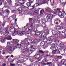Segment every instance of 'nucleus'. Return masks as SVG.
<instances>
[{"label":"nucleus","mask_w":66,"mask_h":66,"mask_svg":"<svg viewBox=\"0 0 66 66\" xmlns=\"http://www.w3.org/2000/svg\"><path fill=\"white\" fill-rule=\"evenodd\" d=\"M29 22L31 23L30 27L28 28V30L29 32H31L32 30H34L35 29V25H34V20L32 18H29Z\"/></svg>","instance_id":"obj_1"},{"label":"nucleus","mask_w":66,"mask_h":66,"mask_svg":"<svg viewBox=\"0 0 66 66\" xmlns=\"http://www.w3.org/2000/svg\"><path fill=\"white\" fill-rule=\"evenodd\" d=\"M11 44L9 42L7 43V47H6V49H8V51H13V45L12 44L11 45Z\"/></svg>","instance_id":"obj_2"},{"label":"nucleus","mask_w":66,"mask_h":66,"mask_svg":"<svg viewBox=\"0 0 66 66\" xmlns=\"http://www.w3.org/2000/svg\"><path fill=\"white\" fill-rule=\"evenodd\" d=\"M54 17H55L54 15H52L51 14L48 15L47 16V18H48L47 20V21L51 22L52 21V19Z\"/></svg>","instance_id":"obj_3"},{"label":"nucleus","mask_w":66,"mask_h":66,"mask_svg":"<svg viewBox=\"0 0 66 66\" xmlns=\"http://www.w3.org/2000/svg\"><path fill=\"white\" fill-rule=\"evenodd\" d=\"M34 57L36 58V59L37 60V62L40 61L42 60L41 59H39V57H40V55L39 54H36L34 56Z\"/></svg>","instance_id":"obj_4"},{"label":"nucleus","mask_w":66,"mask_h":66,"mask_svg":"<svg viewBox=\"0 0 66 66\" xmlns=\"http://www.w3.org/2000/svg\"><path fill=\"white\" fill-rule=\"evenodd\" d=\"M54 11H59V12L58 13V14L59 16H61L62 15V14H63L62 13L61 11H62V9H60L59 8H57L56 9H54Z\"/></svg>","instance_id":"obj_5"},{"label":"nucleus","mask_w":66,"mask_h":66,"mask_svg":"<svg viewBox=\"0 0 66 66\" xmlns=\"http://www.w3.org/2000/svg\"><path fill=\"white\" fill-rule=\"evenodd\" d=\"M20 44H22V45H23L25 47H27V45H28L27 42H26L24 40L22 41L20 43Z\"/></svg>","instance_id":"obj_6"},{"label":"nucleus","mask_w":66,"mask_h":66,"mask_svg":"<svg viewBox=\"0 0 66 66\" xmlns=\"http://www.w3.org/2000/svg\"><path fill=\"white\" fill-rule=\"evenodd\" d=\"M31 32L35 33V34H34V35L36 36L37 35L38 36V35H39L41 34V32L38 31H35L34 32L33 31H32Z\"/></svg>","instance_id":"obj_7"},{"label":"nucleus","mask_w":66,"mask_h":66,"mask_svg":"<svg viewBox=\"0 0 66 66\" xmlns=\"http://www.w3.org/2000/svg\"><path fill=\"white\" fill-rule=\"evenodd\" d=\"M46 34L45 33H42L41 35V36L42 37H44L45 38L46 37V36H47L46 35H48V34H49V33L48 32H46Z\"/></svg>","instance_id":"obj_8"},{"label":"nucleus","mask_w":66,"mask_h":66,"mask_svg":"<svg viewBox=\"0 0 66 66\" xmlns=\"http://www.w3.org/2000/svg\"><path fill=\"white\" fill-rule=\"evenodd\" d=\"M39 5V4L38 3L35 4V5H34L33 6H30V7H33V8H32L31 9H29V10H33L34 9L35 7H36L37 6H38Z\"/></svg>","instance_id":"obj_9"},{"label":"nucleus","mask_w":66,"mask_h":66,"mask_svg":"<svg viewBox=\"0 0 66 66\" xmlns=\"http://www.w3.org/2000/svg\"><path fill=\"white\" fill-rule=\"evenodd\" d=\"M60 51H59V50H55L52 52V53L53 54H59V53H60Z\"/></svg>","instance_id":"obj_10"},{"label":"nucleus","mask_w":66,"mask_h":66,"mask_svg":"<svg viewBox=\"0 0 66 66\" xmlns=\"http://www.w3.org/2000/svg\"><path fill=\"white\" fill-rule=\"evenodd\" d=\"M46 11L47 12H50V13L53 12V11L51 10V9L48 7H47L46 8Z\"/></svg>","instance_id":"obj_11"},{"label":"nucleus","mask_w":66,"mask_h":66,"mask_svg":"<svg viewBox=\"0 0 66 66\" xmlns=\"http://www.w3.org/2000/svg\"><path fill=\"white\" fill-rule=\"evenodd\" d=\"M19 40H18L16 39H13V43L14 44H17L19 42Z\"/></svg>","instance_id":"obj_12"},{"label":"nucleus","mask_w":66,"mask_h":66,"mask_svg":"<svg viewBox=\"0 0 66 66\" xmlns=\"http://www.w3.org/2000/svg\"><path fill=\"white\" fill-rule=\"evenodd\" d=\"M7 2L8 3V4L9 5L12 6V2L11 1V0H6Z\"/></svg>","instance_id":"obj_13"},{"label":"nucleus","mask_w":66,"mask_h":66,"mask_svg":"<svg viewBox=\"0 0 66 66\" xmlns=\"http://www.w3.org/2000/svg\"><path fill=\"white\" fill-rule=\"evenodd\" d=\"M44 64H45V65H48L49 66H54L52 62H47L46 63H44Z\"/></svg>","instance_id":"obj_14"},{"label":"nucleus","mask_w":66,"mask_h":66,"mask_svg":"<svg viewBox=\"0 0 66 66\" xmlns=\"http://www.w3.org/2000/svg\"><path fill=\"white\" fill-rule=\"evenodd\" d=\"M39 42V39H37L33 41L31 43V44H33L36 43H38Z\"/></svg>","instance_id":"obj_15"},{"label":"nucleus","mask_w":66,"mask_h":66,"mask_svg":"<svg viewBox=\"0 0 66 66\" xmlns=\"http://www.w3.org/2000/svg\"><path fill=\"white\" fill-rule=\"evenodd\" d=\"M48 39L51 40H54V36H51L48 37Z\"/></svg>","instance_id":"obj_16"},{"label":"nucleus","mask_w":66,"mask_h":66,"mask_svg":"<svg viewBox=\"0 0 66 66\" xmlns=\"http://www.w3.org/2000/svg\"><path fill=\"white\" fill-rule=\"evenodd\" d=\"M41 26L44 29H46V28H47L46 25L45 23H42L41 24Z\"/></svg>","instance_id":"obj_17"},{"label":"nucleus","mask_w":66,"mask_h":66,"mask_svg":"<svg viewBox=\"0 0 66 66\" xmlns=\"http://www.w3.org/2000/svg\"><path fill=\"white\" fill-rule=\"evenodd\" d=\"M18 3H19L20 5H22V7H23V8H25V7H26L25 6L23 5H24V2H23V3H20L19 2H18Z\"/></svg>","instance_id":"obj_18"},{"label":"nucleus","mask_w":66,"mask_h":66,"mask_svg":"<svg viewBox=\"0 0 66 66\" xmlns=\"http://www.w3.org/2000/svg\"><path fill=\"white\" fill-rule=\"evenodd\" d=\"M26 4L27 5V6H28V9H30L29 8H31V7H30L31 6H30L31 5V4L30 3H26Z\"/></svg>","instance_id":"obj_19"},{"label":"nucleus","mask_w":66,"mask_h":66,"mask_svg":"<svg viewBox=\"0 0 66 66\" xmlns=\"http://www.w3.org/2000/svg\"><path fill=\"white\" fill-rule=\"evenodd\" d=\"M22 47V46H21V44H17L15 46V47L16 48H20Z\"/></svg>","instance_id":"obj_20"},{"label":"nucleus","mask_w":66,"mask_h":66,"mask_svg":"<svg viewBox=\"0 0 66 66\" xmlns=\"http://www.w3.org/2000/svg\"><path fill=\"white\" fill-rule=\"evenodd\" d=\"M5 39H7V40H10L12 39V37L11 36H8L7 37L5 38Z\"/></svg>","instance_id":"obj_21"},{"label":"nucleus","mask_w":66,"mask_h":66,"mask_svg":"<svg viewBox=\"0 0 66 66\" xmlns=\"http://www.w3.org/2000/svg\"><path fill=\"white\" fill-rule=\"evenodd\" d=\"M46 19H43L42 20V22L43 23H45L47 22V20Z\"/></svg>","instance_id":"obj_22"},{"label":"nucleus","mask_w":66,"mask_h":66,"mask_svg":"<svg viewBox=\"0 0 66 66\" xmlns=\"http://www.w3.org/2000/svg\"><path fill=\"white\" fill-rule=\"evenodd\" d=\"M61 63L62 64H64L66 62V60L65 59L62 60L61 61Z\"/></svg>","instance_id":"obj_23"},{"label":"nucleus","mask_w":66,"mask_h":66,"mask_svg":"<svg viewBox=\"0 0 66 66\" xmlns=\"http://www.w3.org/2000/svg\"><path fill=\"white\" fill-rule=\"evenodd\" d=\"M5 26L4 24H2L1 25V27H0V30H1L2 28H3L4 27V26Z\"/></svg>","instance_id":"obj_24"},{"label":"nucleus","mask_w":66,"mask_h":66,"mask_svg":"<svg viewBox=\"0 0 66 66\" xmlns=\"http://www.w3.org/2000/svg\"><path fill=\"white\" fill-rule=\"evenodd\" d=\"M46 43L47 44H51L52 43L51 40L48 39L47 40Z\"/></svg>","instance_id":"obj_25"},{"label":"nucleus","mask_w":66,"mask_h":66,"mask_svg":"<svg viewBox=\"0 0 66 66\" xmlns=\"http://www.w3.org/2000/svg\"><path fill=\"white\" fill-rule=\"evenodd\" d=\"M5 37H3V38H2V40L1 41V42L2 43H4V42H5Z\"/></svg>","instance_id":"obj_26"},{"label":"nucleus","mask_w":66,"mask_h":66,"mask_svg":"<svg viewBox=\"0 0 66 66\" xmlns=\"http://www.w3.org/2000/svg\"><path fill=\"white\" fill-rule=\"evenodd\" d=\"M25 55H19V57L20 59H21L22 58H23V57H24Z\"/></svg>","instance_id":"obj_27"},{"label":"nucleus","mask_w":66,"mask_h":66,"mask_svg":"<svg viewBox=\"0 0 66 66\" xmlns=\"http://www.w3.org/2000/svg\"><path fill=\"white\" fill-rule=\"evenodd\" d=\"M52 32L53 34L54 35H55L56 34H57L56 31L54 30H52Z\"/></svg>","instance_id":"obj_28"},{"label":"nucleus","mask_w":66,"mask_h":66,"mask_svg":"<svg viewBox=\"0 0 66 66\" xmlns=\"http://www.w3.org/2000/svg\"><path fill=\"white\" fill-rule=\"evenodd\" d=\"M45 43V42H44L43 41L40 44V46H44V45Z\"/></svg>","instance_id":"obj_29"},{"label":"nucleus","mask_w":66,"mask_h":66,"mask_svg":"<svg viewBox=\"0 0 66 66\" xmlns=\"http://www.w3.org/2000/svg\"><path fill=\"white\" fill-rule=\"evenodd\" d=\"M18 34V31H15L12 34V36H15L16 35V34Z\"/></svg>","instance_id":"obj_30"},{"label":"nucleus","mask_w":66,"mask_h":66,"mask_svg":"<svg viewBox=\"0 0 66 66\" xmlns=\"http://www.w3.org/2000/svg\"><path fill=\"white\" fill-rule=\"evenodd\" d=\"M54 38H58V36H59V35L57 34H56V35H54Z\"/></svg>","instance_id":"obj_31"},{"label":"nucleus","mask_w":66,"mask_h":66,"mask_svg":"<svg viewBox=\"0 0 66 66\" xmlns=\"http://www.w3.org/2000/svg\"><path fill=\"white\" fill-rule=\"evenodd\" d=\"M22 8L21 7H20L18 8V11H19V12H20V11H22Z\"/></svg>","instance_id":"obj_32"},{"label":"nucleus","mask_w":66,"mask_h":66,"mask_svg":"<svg viewBox=\"0 0 66 66\" xmlns=\"http://www.w3.org/2000/svg\"><path fill=\"white\" fill-rule=\"evenodd\" d=\"M24 40L25 42H27V44H30V43L28 42V38H25Z\"/></svg>","instance_id":"obj_33"},{"label":"nucleus","mask_w":66,"mask_h":66,"mask_svg":"<svg viewBox=\"0 0 66 66\" xmlns=\"http://www.w3.org/2000/svg\"><path fill=\"white\" fill-rule=\"evenodd\" d=\"M62 32L63 33H65V38H66V29H65Z\"/></svg>","instance_id":"obj_34"},{"label":"nucleus","mask_w":66,"mask_h":66,"mask_svg":"<svg viewBox=\"0 0 66 66\" xmlns=\"http://www.w3.org/2000/svg\"><path fill=\"white\" fill-rule=\"evenodd\" d=\"M62 43V42L61 41H59L57 42L56 43L57 45H60V44H61Z\"/></svg>","instance_id":"obj_35"},{"label":"nucleus","mask_w":66,"mask_h":66,"mask_svg":"<svg viewBox=\"0 0 66 66\" xmlns=\"http://www.w3.org/2000/svg\"><path fill=\"white\" fill-rule=\"evenodd\" d=\"M28 25H29V24L27 23V25L24 27V29H27L28 28Z\"/></svg>","instance_id":"obj_36"},{"label":"nucleus","mask_w":66,"mask_h":66,"mask_svg":"<svg viewBox=\"0 0 66 66\" xmlns=\"http://www.w3.org/2000/svg\"><path fill=\"white\" fill-rule=\"evenodd\" d=\"M38 52L40 53H41V54H42V53H44V52L42 50H39Z\"/></svg>","instance_id":"obj_37"},{"label":"nucleus","mask_w":66,"mask_h":66,"mask_svg":"<svg viewBox=\"0 0 66 66\" xmlns=\"http://www.w3.org/2000/svg\"><path fill=\"white\" fill-rule=\"evenodd\" d=\"M12 17V18L13 19H15L16 18V15H12L11 16Z\"/></svg>","instance_id":"obj_38"},{"label":"nucleus","mask_w":66,"mask_h":66,"mask_svg":"<svg viewBox=\"0 0 66 66\" xmlns=\"http://www.w3.org/2000/svg\"><path fill=\"white\" fill-rule=\"evenodd\" d=\"M56 30H61V27L60 26H57L56 27Z\"/></svg>","instance_id":"obj_39"},{"label":"nucleus","mask_w":66,"mask_h":66,"mask_svg":"<svg viewBox=\"0 0 66 66\" xmlns=\"http://www.w3.org/2000/svg\"><path fill=\"white\" fill-rule=\"evenodd\" d=\"M28 1L29 2V3L32 4V3H33V1H34V0H28Z\"/></svg>","instance_id":"obj_40"},{"label":"nucleus","mask_w":66,"mask_h":66,"mask_svg":"<svg viewBox=\"0 0 66 66\" xmlns=\"http://www.w3.org/2000/svg\"><path fill=\"white\" fill-rule=\"evenodd\" d=\"M5 11H6L7 14H8V15H9L10 13V11L9 10H5Z\"/></svg>","instance_id":"obj_41"},{"label":"nucleus","mask_w":66,"mask_h":66,"mask_svg":"<svg viewBox=\"0 0 66 66\" xmlns=\"http://www.w3.org/2000/svg\"><path fill=\"white\" fill-rule=\"evenodd\" d=\"M40 14L42 15V14H43L44 13V10H41L40 11Z\"/></svg>","instance_id":"obj_42"},{"label":"nucleus","mask_w":66,"mask_h":66,"mask_svg":"<svg viewBox=\"0 0 66 66\" xmlns=\"http://www.w3.org/2000/svg\"><path fill=\"white\" fill-rule=\"evenodd\" d=\"M47 38H44V39L43 40V42H44V43H45L46 42H47Z\"/></svg>","instance_id":"obj_43"},{"label":"nucleus","mask_w":66,"mask_h":66,"mask_svg":"<svg viewBox=\"0 0 66 66\" xmlns=\"http://www.w3.org/2000/svg\"><path fill=\"white\" fill-rule=\"evenodd\" d=\"M9 32L8 31H6V32H5L4 33V34L5 36H6V35H8V34H9Z\"/></svg>","instance_id":"obj_44"},{"label":"nucleus","mask_w":66,"mask_h":66,"mask_svg":"<svg viewBox=\"0 0 66 66\" xmlns=\"http://www.w3.org/2000/svg\"><path fill=\"white\" fill-rule=\"evenodd\" d=\"M18 35H20V36H21V35H22V33L21 32H18Z\"/></svg>","instance_id":"obj_45"},{"label":"nucleus","mask_w":66,"mask_h":66,"mask_svg":"<svg viewBox=\"0 0 66 66\" xmlns=\"http://www.w3.org/2000/svg\"><path fill=\"white\" fill-rule=\"evenodd\" d=\"M2 0H1L0 1V5H1L2 4V2H5V1H4L3 2V1H2Z\"/></svg>","instance_id":"obj_46"},{"label":"nucleus","mask_w":66,"mask_h":66,"mask_svg":"<svg viewBox=\"0 0 66 66\" xmlns=\"http://www.w3.org/2000/svg\"><path fill=\"white\" fill-rule=\"evenodd\" d=\"M32 52H32V51H29L28 52V55H30V54H31L32 53Z\"/></svg>","instance_id":"obj_47"},{"label":"nucleus","mask_w":66,"mask_h":66,"mask_svg":"<svg viewBox=\"0 0 66 66\" xmlns=\"http://www.w3.org/2000/svg\"><path fill=\"white\" fill-rule=\"evenodd\" d=\"M16 12V10H13L12 11L11 13H15Z\"/></svg>","instance_id":"obj_48"},{"label":"nucleus","mask_w":66,"mask_h":66,"mask_svg":"<svg viewBox=\"0 0 66 66\" xmlns=\"http://www.w3.org/2000/svg\"><path fill=\"white\" fill-rule=\"evenodd\" d=\"M28 60V58H25L23 60V62H26V61H27V60Z\"/></svg>","instance_id":"obj_49"},{"label":"nucleus","mask_w":66,"mask_h":66,"mask_svg":"<svg viewBox=\"0 0 66 66\" xmlns=\"http://www.w3.org/2000/svg\"><path fill=\"white\" fill-rule=\"evenodd\" d=\"M57 58H58V59H62V56H57Z\"/></svg>","instance_id":"obj_50"},{"label":"nucleus","mask_w":66,"mask_h":66,"mask_svg":"<svg viewBox=\"0 0 66 66\" xmlns=\"http://www.w3.org/2000/svg\"><path fill=\"white\" fill-rule=\"evenodd\" d=\"M60 16L61 18H63V17H64V13H62Z\"/></svg>","instance_id":"obj_51"},{"label":"nucleus","mask_w":66,"mask_h":66,"mask_svg":"<svg viewBox=\"0 0 66 66\" xmlns=\"http://www.w3.org/2000/svg\"><path fill=\"white\" fill-rule=\"evenodd\" d=\"M50 2L51 3H52V4H53L54 2V0H51L50 1Z\"/></svg>","instance_id":"obj_52"},{"label":"nucleus","mask_w":66,"mask_h":66,"mask_svg":"<svg viewBox=\"0 0 66 66\" xmlns=\"http://www.w3.org/2000/svg\"><path fill=\"white\" fill-rule=\"evenodd\" d=\"M54 61H58L59 60L57 58H54L53 60Z\"/></svg>","instance_id":"obj_53"},{"label":"nucleus","mask_w":66,"mask_h":66,"mask_svg":"<svg viewBox=\"0 0 66 66\" xmlns=\"http://www.w3.org/2000/svg\"><path fill=\"white\" fill-rule=\"evenodd\" d=\"M8 28H9V27H8V26H7L5 29L6 32H7L8 31Z\"/></svg>","instance_id":"obj_54"},{"label":"nucleus","mask_w":66,"mask_h":66,"mask_svg":"<svg viewBox=\"0 0 66 66\" xmlns=\"http://www.w3.org/2000/svg\"><path fill=\"white\" fill-rule=\"evenodd\" d=\"M55 44L54 43H53L52 45V46L53 47H54V48H55Z\"/></svg>","instance_id":"obj_55"},{"label":"nucleus","mask_w":66,"mask_h":66,"mask_svg":"<svg viewBox=\"0 0 66 66\" xmlns=\"http://www.w3.org/2000/svg\"><path fill=\"white\" fill-rule=\"evenodd\" d=\"M48 60H46L44 59L42 61L43 62V63H45V62H47Z\"/></svg>","instance_id":"obj_56"},{"label":"nucleus","mask_w":66,"mask_h":66,"mask_svg":"<svg viewBox=\"0 0 66 66\" xmlns=\"http://www.w3.org/2000/svg\"><path fill=\"white\" fill-rule=\"evenodd\" d=\"M60 46L61 47L63 48L64 46V44H61L60 45Z\"/></svg>","instance_id":"obj_57"},{"label":"nucleus","mask_w":66,"mask_h":66,"mask_svg":"<svg viewBox=\"0 0 66 66\" xmlns=\"http://www.w3.org/2000/svg\"><path fill=\"white\" fill-rule=\"evenodd\" d=\"M54 48L55 49V50H56V51L58 50V47H56L55 48L54 47Z\"/></svg>","instance_id":"obj_58"},{"label":"nucleus","mask_w":66,"mask_h":66,"mask_svg":"<svg viewBox=\"0 0 66 66\" xmlns=\"http://www.w3.org/2000/svg\"><path fill=\"white\" fill-rule=\"evenodd\" d=\"M15 6H20V5L16 3L15 4Z\"/></svg>","instance_id":"obj_59"},{"label":"nucleus","mask_w":66,"mask_h":66,"mask_svg":"<svg viewBox=\"0 0 66 66\" xmlns=\"http://www.w3.org/2000/svg\"><path fill=\"white\" fill-rule=\"evenodd\" d=\"M65 29L64 27L63 26L60 27V30H62V29Z\"/></svg>","instance_id":"obj_60"},{"label":"nucleus","mask_w":66,"mask_h":66,"mask_svg":"<svg viewBox=\"0 0 66 66\" xmlns=\"http://www.w3.org/2000/svg\"><path fill=\"white\" fill-rule=\"evenodd\" d=\"M44 47H45L46 48H47V47H48V45H47V44H45H45L44 46Z\"/></svg>","instance_id":"obj_61"},{"label":"nucleus","mask_w":66,"mask_h":66,"mask_svg":"<svg viewBox=\"0 0 66 66\" xmlns=\"http://www.w3.org/2000/svg\"><path fill=\"white\" fill-rule=\"evenodd\" d=\"M22 34H25L26 32L24 31H22L21 32Z\"/></svg>","instance_id":"obj_62"},{"label":"nucleus","mask_w":66,"mask_h":66,"mask_svg":"<svg viewBox=\"0 0 66 66\" xmlns=\"http://www.w3.org/2000/svg\"><path fill=\"white\" fill-rule=\"evenodd\" d=\"M56 21H57V22H59V21H60V20L57 19H56Z\"/></svg>","instance_id":"obj_63"},{"label":"nucleus","mask_w":66,"mask_h":66,"mask_svg":"<svg viewBox=\"0 0 66 66\" xmlns=\"http://www.w3.org/2000/svg\"><path fill=\"white\" fill-rule=\"evenodd\" d=\"M10 65H11V66H15V64H14L11 63Z\"/></svg>","instance_id":"obj_64"}]
</instances>
